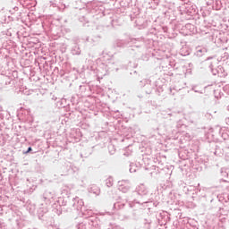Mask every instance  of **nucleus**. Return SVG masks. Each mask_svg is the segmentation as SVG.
I'll list each match as a JSON object with an SVG mask.
<instances>
[{
	"mask_svg": "<svg viewBox=\"0 0 229 229\" xmlns=\"http://www.w3.org/2000/svg\"><path fill=\"white\" fill-rule=\"evenodd\" d=\"M72 208H57L54 210V212L55 214H57L58 216H62V212H72V210H75L76 212H81V214H85L83 213V200L80 199V198H75L72 199V203H71Z\"/></svg>",
	"mask_w": 229,
	"mask_h": 229,
	"instance_id": "obj_1",
	"label": "nucleus"
},
{
	"mask_svg": "<svg viewBox=\"0 0 229 229\" xmlns=\"http://www.w3.org/2000/svg\"><path fill=\"white\" fill-rule=\"evenodd\" d=\"M89 225L90 226H94L95 228L98 225V220L96 219H92V218H89L88 220H83L82 222H79L77 225H76V229H87Z\"/></svg>",
	"mask_w": 229,
	"mask_h": 229,
	"instance_id": "obj_2",
	"label": "nucleus"
},
{
	"mask_svg": "<svg viewBox=\"0 0 229 229\" xmlns=\"http://www.w3.org/2000/svg\"><path fill=\"white\" fill-rule=\"evenodd\" d=\"M83 71H88V72H94L96 71V64H94V61L88 60L87 65L82 67Z\"/></svg>",
	"mask_w": 229,
	"mask_h": 229,
	"instance_id": "obj_3",
	"label": "nucleus"
},
{
	"mask_svg": "<svg viewBox=\"0 0 229 229\" xmlns=\"http://www.w3.org/2000/svg\"><path fill=\"white\" fill-rule=\"evenodd\" d=\"M37 214L38 219H42L44 217V214H47V207L46 204H40V206L37 209Z\"/></svg>",
	"mask_w": 229,
	"mask_h": 229,
	"instance_id": "obj_4",
	"label": "nucleus"
},
{
	"mask_svg": "<svg viewBox=\"0 0 229 229\" xmlns=\"http://www.w3.org/2000/svg\"><path fill=\"white\" fill-rule=\"evenodd\" d=\"M88 192L89 194H94L95 196H99L101 194V190L97 185H91L88 188Z\"/></svg>",
	"mask_w": 229,
	"mask_h": 229,
	"instance_id": "obj_5",
	"label": "nucleus"
},
{
	"mask_svg": "<svg viewBox=\"0 0 229 229\" xmlns=\"http://www.w3.org/2000/svg\"><path fill=\"white\" fill-rule=\"evenodd\" d=\"M43 198L47 201H51V199L55 198V191H51L49 190L45 191L43 193Z\"/></svg>",
	"mask_w": 229,
	"mask_h": 229,
	"instance_id": "obj_6",
	"label": "nucleus"
},
{
	"mask_svg": "<svg viewBox=\"0 0 229 229\" xmlns=\"http://www.w3.org/2000/svg\"><path fill=\"white\" fill-rule=\"evenodd\" d=\"M71 54L77 56H80L81 55V49L80 48V45L75 44L72 47Z\"/></svg>",
	"mask_w": 229,
	"mask_h": 229,
	"instance_id": "obj_7",
	"label": "nucleus"
},
{
	"mask_svg": "<svg viewBox=\"0 0 229 229\" xmlns=\"http://www.w3.org/2000/svg\"><path fill=\"white\" fill-rule=\"evenodd\" d=\"M93 9L91 10V13H103L105 7L103 5L98 6L93 4Z\"/></svg>",
	"mask_w": 229,
	"mask_h": 229,
	"instance_id": "obj_8",
	"label": "nucleus"
},
{
	"mask_svg": "<svg viewBox=\"0 0 229 229\" xmlns=\"http://www.w3.org/2000/svg\"><path fill=\"white\" fill-rule=\"evenodd\" d=\"M92 155V148H86L81 153L82 158H89Z\"/></svg>",
	"mask_w": 229,
	"mask_h": 229,
	"instance_id": "obj_9",
	"label": "nucleus"
},
{
	"mask_svg": "<svg viewBox=\"0 0 229 229\" xmlns=\"http://www.w3.org/2000/svg\"><path fill=\"white\" fill-rule=\"evenodd\" d=\"M107 148H108L109 155H115V145L112 140L109 142Z\"/></svg>",
	"mask_w": 229,
	"mask_h": 229,
	"instance_id": "obj_10",
	"label": "nucleus"
},
{
	"mask_svg": "<svg viewBox=\"0 0 229 229\" xmlns=\"http://www.w3.org/2000/svg\"><path fill=\"white\" fill-rule=\"evenodd\" d=\"M57 203L59 205V207L65 208V207L67 206V201H65V199H64V198H59L57 200Z\"/></svg>",
	"mask_w": 229,
	"mask_h": 229,
	"instance_id": "obj_11",
	"label": "nucleus"
},
{
	"mask_svg": "<svg viewBox=\"0 0 229 229\" xmlns=\"http://www.w3.org/2000/svg\"><path fill=\"white\" fill-rule=\"evenodd\" d=\"M106 30H108V26H105V25L97 26V31H98L99 33H103L104 31H106Z\"/></svg>",
	"mask_w": 229,
	"mask_h": 229,
	"instance_id": "obj_12",
	"label": "nucleus"
},
{
	"mask_svg": "<svg viewBox=\"0 0 229 229\" xmlns=\"http://www.w3.org/2000/svg\"><path fill=\"white\" fill-rule=\"evenodd\" d=\"M106 187H112L114 185V177H109L106 180Z\"/></svg>",
	"mask_w": 229,
	"mask_h": 229,
	"instance_id": "obj_13",
	"label": "nucleus"
},
{
	"mask_svg": "<svg viewBox=\"0 0 229 229\" xmlns=\"http://www.w3.org/2000/svg\"><path fill=\"white\" fill-rule=\"evenodd\" d=\"M104 58H106V60H112V58H114V54L107 53L104 55Z\"/></svg>",
	"mask_w": 229,
	"mask_h": 229,
	"instance_id": "obj_14",
	"label": "nucleus"
},
{
	"mask_svg": "<svg viewBox=\"0 0 229 229\" xmlns=\"http://www.w3.org/2000/svg\"><path fill=\"white\" fill-rule=\"evenodd\" d=\"M16 12H19V6H14L10 10V13L13 15Z\"/></svg>",
	"mask_w": 229,
	"mask_h": 229,
	"instance_id": "obj_15",
	"label": "nucleus"
},
{
	"mask_svg": "<svg viewBox=\"0 0 229 229\" xmlns=\"http://www.w3.org/2000/svg\"><path fill=\"white\" fill-rule=\"evenodd\" d=\"M33 151V148L31 147H29L26 151H23V155H28V153H31Z\"/></svg>",
	"mask_w": 229,
	"mask_h": 229,
	"instance_id": "obj_16",
	"label": "nucleus"
},
{
	"mask_svg": "<svg viewBox=\"0 0 229 229\" xmlns=\"http://www.w3.org/2000/svg\"><path fill=\"white\" fill-rule=\"evenodd\" d=\"M52 6L56 7V3L50 2Z\"/></svg>",
	"mask_w": 229,
	"mask_h": 229,
	"instance_id": "obj_17",
	"label": "nucleus"
},
{
	"mask_svg": "<svg viewBox=\"0 0 229 229\" xmlns=\"http://www.w3.org/2000/svg\"><path fill=\"white\" fill-rule=\"evenodd\" d=\"M111 26L114 28V20L111 21Z\"/></svg>",
	"mask_w": 229,
	"mask_h": 229,
	"instance_id": "obj_18",
	"label": "nucleus"
},
{
	"mask_svg": "<svg viewBox=\"0 0 229 229\" xmlns=\"http://www.w3.org/2000/svg\"><path fill=\"white\" fill-rule=\"evenodd\" d=\"M113 208H115V203H114V205H113Z\"/></svg>",
	"mask_w": 229,
	"mask_h": 229,
	"instance_id": "obj_19",
	"label": "nucleus"
},
{
	"mask_svg": "<svg viewBox=\"0 0 229 229\" xmlns=\"http://www.w3.org/2000/svg\"><path fill=\"white\" fill-rule=\"evenodd\" d=\"M55 3H58V0H55Z\"/></svg>",
	"mask_w": 229,
	"mask_h": 229,
	"instance_id": "obj_20",
	"label": "nucleus"
}]
</instances>
